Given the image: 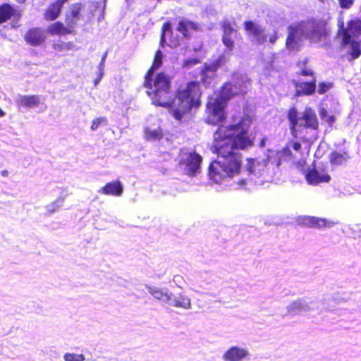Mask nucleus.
<instances>
[{
  "label": "nucleus",
  "instance_id": "f257e3e1",
  "mask_svg": "<svg viewBox=\"0 0 361 361\" xmlns=\"http://www.w3.org/2000/svg\"><path fill=\"white\" fill-rule=\"evenodd\" d=\"M232 123L220 125L214 133V152L219 159L212 161L208 175L216 183L240 173L242 155L235 150H247L254 145L255 137L250 134L252 118L248 115L232 118Z\"/></svg>",
  "mask_w": 361,
  "mask_h": 361
},
{
  "label": "nucleus",
  "instance_id": "7ed1b4c3",
  "mask_svg": "<svg viewBox=\"0 0 361 361\" xmlns=\"http://www.w3.org/2000/svg\"><path fill=\"white\" fill-rule=\"evenodd\" d=\"M143 87L147 88V94L152 103L157 106L166 108L171 99V77L165 72L154 75L145 74Z\"/></svg>",
  "mask_w": 361,
  "mask_h": 361
},
{
  "label": "nucleus",
  "instance_id": "603ef678",
  "mask_svg": "<svg viewBox=\"0 0 361 361\" xmlns=\"http://www.w3.org/2000/svg\"><path fill=\"white\" fill-rule=\"evenodd\" d=\"M292 305L295 307L300 308L302 307V303L300 301H295L292 304Z\"/></svg>",
  "mask_w": 361,
  "mask_h": 361
},
{
  "label": "nucleus",
  "instance_id": "3c124183",
  "mask_svg": "<svg viewBox=\"0 0 361 361\" xmlns=\"http://www.w3.org/2000/svg\"><path fill=\"white\" fill-rule=\"evenodd\" d=\"M166 43V35H164V34H161L160 35V42H159V44L160 45L164 47V44Z\"/></svg>",
  "mask_w": 361,
  "mask_h": 361
},
{
  "label": "nucleus",
  "instance_id": "1a4fd4ad",
  "mask_svg": "<svg viewBox=\"0 0 361 361\" xmlns=\"http://www.w3.org/2000/svg\"><path fill=\"white\" fill-rule=\"evenodd\" d=\"M202 157L196 152L185 154L179 161V166L189 176H195L200 172Z\"/></svg>",
  "mask_w": 361,
  "mask_h": 361
},
{
  "label": "nucleus",
  "instance_id": "7c9ffc66",
  "mask_svg": "<svg viewBox=\"0 0 361 361\" xmlns=\"http://www.w3.org/2000/svg\"><path fill=\"white\" fill-rule=\"evenodd\" d=\"M344 30H348L351 36L361 34V20L359 18L350 20L348 22V26Z\"/></svg>",
  "mask_w": 361,
  "mask_h": 361
},
{
  "label": "nucleus",
  "instance_id": "6ab92c4d",
  "mask_svg": "<svg viewBox=\"0 0 361 361\" xmlns=\"http://www.w3.org/2000/svg\"><path fill=\"white\" fill-rule=\"evenodd\" d=\"M20 17V11L16 9L12 5L8 3L0 4V24L7 22L13 18L19 19Z\"/></svg>",
  "mask_w": 361,
  "mask_h": 361
},
{
  "label": "nucleus",
  "instance_id": "412c9836",
  "mask_svg": "<svg viewBox=\"0 0 361 361\" xmlns=\"http://www.w3.org/2000/svg\"><path fill=\"white\" fill-rule=\"evenodd\" d=\"M199 29L198 24L188 19H182L178 22L176 30L181 33L186 39L191 37V31H197Z\"/></svg>",
  "mask_w": 361,
  "mask_h": 361
},
{
  "label": "nucleus",
  "instance_id": "bb28decb",
  "mask_svg": "<svg viewBox=\"0 0 361 361\" xmlns=\"http://www.w3.org/2000/svg\"><path fill=\"white\" fill-rule=\"evenodd\" d=\"M348 159V153L345 151H343V152L333 151L330 153L329 157V162L332 165L336 166H342L345 164Z\"/></svg>",
  "mask_w": 361,
  "mask_h": 361
},
{
  "label": "nucleus",
  "instance_id": "e433bc0d",
  "mask_svg": "<svg viewBox=\"0 0 361 361\" xmlns=\"http://www.w3.org/2000/svg\"><path fill=\"white\" fill-rule=\"evenodd\" d=\"M64 201V197H59L50 204L47 205V208L49 213H54L56 212L61 206Z\"/></svg>",
  "mask_w": 361,
  "mask_h": 361
},
{
  "label": "nucleus",
  "instance_id": "f704fd0d",
  "mask_svg": "<svg viewBox=\"0 0 361 361\" xmlns=\"http://www.w3.org/2000/svg\"><path fill=\"white\" fill-rule=\"evenodd\" d=\"M171 305L176 307L188 308L190 305V300L186 296L180 295L173 300Z\"/></svg>",
  "mask_w": 361,
  "mask_h": 361
},
{
  "label": "nucleus",
  "instance_id": "864d4df0",
  "mask_svg": "<svg viewBox=\"0 0 361 361\" xmlns=\"http://www.w3.org/2000/svg\"><path fill=\"white\" fill-rule=\"evenodd\" d=\"M1 174L4 177H7L8 176V171L7 170H3L1 171Z\"/></svg>",
  "mask_w": 361,
  "mask_h": 361
},
{
  "label": "nucleus",
  "instance_id": "09e8293b",
  "mask_svg": "<svg viewBox=\"0 0 361 361\" xmlns=\"http://www.w3.org/2000/svg\"><path fill=\"white\" fill-rule=\"evenodd\" d=\"M336 121V118L334 115H329L326 118L325 121L328 123L329 126H332L334 123Z\"/></svg>",
  "mask_w": 361,
  "mask_h": 361
},
{
  "label": "nucleus",
  "instance_id": "a878e982",
  "mask_svg": "<svg viewBox=\"0 0 361 361\" xmlns=\"http://www.w3.org/2000/svg\"><path fill=\"white\" fill-rule=\"evenodd\" d=\"M274 161L273 159V157L267 155L264 158L261 160L258 159H255V165H256V174L262 175L267 171V169L269 166H274Z\"/></svg>",
  "mask_w": 361,
  "mask_h": 361
},
{
  "label": "nucleus",
  "instance_id": "dca6fc26",
  "mask_svg": "<svg viewBox=\"0 0 361 361\" xmlns=\"http://www.w3.org/2000/svg\"><path fill=\"white\" fill-rule=\"evenodd\" d=\"M233 87L240 89V87L237 84H232L231 82H224L219 88V95L214 99L227 105L228 101L238 93L233 90Z\"/></svg>",
  "mask_w": 361,
  "mask_h": 361
},
{
  "label": "nucleus",
  "instance_id": "0eeeda50",
  "mask_svg": "<svg viewBox=\"0 0 361 361\" xmlns=\"http://www.w3.org/2000/svg\"><path fill=\"white\" fill-rule=\"evenodd\" d=\"M310 25V30L305 34V38L310 42H318L322 38L329 35L330 28L328 27V22L323 18H312L307 21Z\"/></svg>",
  "mask_w": 361,
  "mask_h": 361
},
{
  "label": "nucleus",
  "instance_id": "a19ab883",
  "mask_svg": "<svg viewBox=\"0 0 361 361\" xmlns=\"http://www.w3.org/2000/svg\"><path fill=\"white\" fill-rule=\"evenodd\" d=\"M246 169L250 173L256 174L255 159H247Z\"/></svg>",
  "mask_w": 361,
  "mask_h": 361
},
{
  "label": "nucleus",
  "instance_id": "f3484780",
  "mask_svg": "<svg viewBox=\"0 0 361 361\" xmlns=\"http://www.w3.org/2000/svg\"><path fill=\"white\" fill-rule=\"evenodd\" d=\"M47 32L51 36H61L71 35L75 33L73 30L69 25H64L61 21H56L51 23L47 28Z\"/></svg>",
  "mask_w": 361,
  "mask_h": 361
},
{
  "label": "nucleus",
  "instance_id": "f8f14e48",
  "mask_svg": "<svg viewBox=\"0 0 361 361\" xmlns=\"http://www.w3.org/2000/svg\"><path fill=\"white\" fill-rule=\"evenodd\" d=\"M307 182L310 185H319L322 183H329L331 176L325 169L309 170L305 175Z\"/></svg>",
  "mask_w": 361,
  "mask_h": 361
},
{
  "label": "nucleus",
  "instance_id": "4c0bfd02",
  "mask_svg": "<svg viewBox=\"0 0 361 361\" xmlns=\"http://www.w3.org/2000/svg\"><path fill=\"white\" fill-rule=\"evenodd\" d=\"M107 123V119L105 117H99L93 119L91 125V130H96L102 125H106Z\"/></svg>",
  "mask_w": 361,
  "mask_h": 361
},
{
  "label": "nucleus",
  "instance_id": "a18cd8bd",
  "mask_svg": "<svg viewBox=\"0 0 361 361\" xmlns=\"http://www.w3.org/2000/svg\"><path fill=\"white\" fill-rule=\"evenodd\" d=\"M290 147L295 152H300L302 149V145L298 141H290L288 142Z\"/></svg>",
  "mask_w": 361,
  "mask_h": 361
},
{
  "label": "nucleus",
  "instance_id": "ea45409f",
  "mask_svg": "<svg viewBox=\"0 0 361 361\" xmlns=\"http://www.w3.org/2000/svg\"><path fill=\"white\" fill-rule=\"evenodd\" d=\"M332 87L333 84L331 82H321L318 85L317 92L319 94H323L326 93Z\"/></svg>",
  "mask_w": 361,
  "mask_h": 361
},
{
  "label": "nucleus",
  "instance_id": "ddd939ff",
  "mask_svg": "<svg viewBox=\"0 0 361 361\" xmlns=\"http://www.w3.org/2000/svg\"><path fill=\"white\" fill-rule=\"evenodd\" d=\"M68 0H54L49 4L43 13V18L46 21L52 22L56 20L61 15L64 4Z\"/></svg>",
  "mask_w": 361,
  "mask_h": 361
},
{
  "label": "nucleus",
  "instance_id": "6e6d98bb",
  "mask_svg": "<svg viewBox=\"0 0 361 361\" xmlns=\"http://www.w3.org/2000/svg\"><path fill=\"white\" fill-rule=\"evenodd\" d=\"M17 3L18 4H23L25 3L27 0H15Z\"/></svg>",
  "mask_w": 361,
  "mask_h": 361
},
{
  "label": "nucleus",
  "instance_id": "6e6552de",
  "mask_svg": "<svg viewBox=\"0 0 361 361\" xmlns=\"http://www.w3.org/2000/svg\"><path fill=\"white\" fill-rule=\"evenodd\" d=\"M224 56H219L210 63H204L200 71V85L202 84L205 88H210L216 84L217 71L224 63Z\"/></svg>",
  "mask_w": 361,
  "mask_h": 361
},
{
  "label": "nucleus",
  "instance_id": "39448f33",
  "mask_svg": "<svg viewBox=\"0 0 361 361\" xmlns=\"http://www.w3.org/2000/svg\"><path fill=\"white\" fill-rule=\"evenodd\" d=\"M226 106V104L214 98L209 99L206 104L204 122L211 126L224 123L227 118Z\"/></svg>",
  "mask_w": 361,
  "mask_h": 361
},
{
  "label": "nucleus",
  "instance_id": "c9c22d12",
  "mask_svg": "<svg viewBox=\"0 0 361 361\" xmlns=\"http://www.w3.org/2000/svg\"><path fill=\"white\" fill-rule=\"evenodd\" d=\"M299 41L297 38L288 34L286 39V47L288 50H298Z\"/></svg>",
  "mask_w": 361,
  "mask_h": 361
},
{
  "label": "nucleus",
  "instance_id": "37998d69",
  "mask_svg": "<svg viewBox=\"0 0 361 361\" xmlns=\"http://www.w3.org/2000/svg\"><path fill=\"white\" fill-rule=\"evenodd\" d=\"M338 3L341 8H349L353 6L354 0H338Z\"/></svg>",
  "mask_w": 361,
  "mask_h": 361
},
{
  "label": "nucleus",
  "instance_id": "20e7f679",
  "mask_svg": "<svg viewBox=\"0 0 361 361\" xmlns=\"http://www.w3.org/2000/svg\"><path fill=\"white\" fill-rule=\"evenodd\" d=\"M287 118L291 135L295 138L300 137L305 129L317 131L319 127L316 113L311 107H306L299 117L297 109L292 106L288 110Z\"/></svg>",
  "mask_w": 361,
  "mask_h": 361
},
{
  "label": "nucleus",
  "instance_id": "c85d7f7f",
  "mask_svg": "<svg viewBox=\"0 0 361 361\" xmlns=\"http://www.w3.org/2000/svg\"><path fill=\"white\" fill-rule=\"evenodd\" d=\"M288 35L293 36L300 40L301 37L304 36V21L298 23L295 25H291L288 27Z\"/></svg>",
  "mask_w": 361,
  "mask_h": 361
},
{
  "label": "nucleus",
  "instance_id": "473e14b6",
  "mask_svg": "<svg viewBox=\"0 0 361 361\" xmlns=\"http://www.w3.org/2000/svg\"><path fill=\"white\" fill-rule=\"evenodd\" d=\"M145 137L148 140H160L163 137V132L160 128L154 130L147 128L145 129Z\"/></svg>",
  "mask_w": 361,
  "mask_h": 361
},
{
  "label": "nucleus",
  "instance_id": "cd10ccee",
  "mask_svg": "<svg viewBox=\"0 0 361 361\" xmlns=\"http://www.w3.org/2000/svg\"><path fill=\"white\" fill-rule=\"evenodd\" d=\"M163 63V54L160 49L156 51L151 66L148 68L145 74H152L154 73V71L159 68Z\"/></svg>",
  "mask_w": 361,
  "mask_h": 361
},
{
  "label": "nucleus",
  "instance_id": "aec40b11",
  "mask_svg": "<svg viewBox=\"0 0 361 361\" xmlns=\"http://www.w3.org/2000/svg\"><path fill=\"white\" fill-rule=\"evenodd\" d=\"M41 103V97L37 94L19 95L16 104L18 109H32L38 106Z\"/></svg>",
  "mask_w": 361,
  "mask_h": 361
},
{
  "label": "nucleus",
  "instance_id": "5701e85b",
  "mask_svg": "<svg viewBox=\"0 0 361 361\" xmlns=\"http://www.w3.org/2000/svg\"><path fill=\"white\" fill-rule=\"evenodd\" d=\"M304 224L310 228H330L335 224L323 218L306 216L304 218Z\"/></svg>",
  "mask_w": 361,
  "mask_h": 361
},
{
  "label": "nucleus",
  "instance_id": "13d9d810",
  "mask_svg": "<svg viewBox=\"0 0 361 361\" xmlns=\"http://www.w3.org/2000/svg\"><path fill=\"white\" fill-rule=\"evenodd\" d=\"M300 138H301L302 140H304V141H306V140H307V138H305V137H300Z\"/></svg>",
  "mask_w": 361,
  "mask_h": 361
},
{
  "label": "nucleus",
  "instance_id": "5fc2aeb1",
  "mask_svg": "<svg viewBox=\"0 0 361 361\" xmlns=\"http://www.w3.org/2000/svg\"><path fill=\"white\" fill-rule=\"evenodd\" d=\"M6 114L5 111H4L1 108H0V117H3Z\"/></svg>",
  "mask_w": 361,
  "mask_h": 361
},
{
  "label": "nucleus",
  "instance_id": "58836bf2",
  "mask_svg": "<svg viewBox=\"0 0 361 361\" xmlns=\"http://www.w3.org/2000/svg\"><path fill=\"white\" fill-rule=\"evenodd\" d=\"M64 360L65 361H84L85 357L82 354L66 353Z\"/></svg>",
  "mask_w": 361,
  "mask_h": 361
},
{
  "label": "nucleus",
  "instance_id": "79ce46f5",
  "mask_svg": "<svg viewBox=\"0 0 361 361\" xmlns=\"http://www.w3.org/2000/svg\"><path fill=\"white\" fill-rule=\"evenodd\" d=\"M167 32H169L170 33L173 32L171 23L169 21L164 22L161 28V34H164L166 35V33Z\"/></svg>",
  "mask_w": 361,
  "mask_h": 361
},
{
  "label": "nucleus",
  "instance_id": "4468645a",
  "mask_svg": "<svg viewBox=\"0 0 361 361\" xmlns=\"http://www.w3.org/2000/svg\"><path fill=\"white\" fill-rule=\"evenodd\" d=\"M352 36L348 30H343L342 31V41L341 44L345 46L350 44L351 51L348 52L350 58L349 60H354L357 59L361 55V46L358 41L352 40Z\"/></svg>",
  "mask_w": 361,
  "mask_h": 361
},
{
  "label": "nucleus",
  "instance_id": "a211bd4d",
  "mask_svg": "<svg viewBox=\"0 0 361 361\" xmlns=\"http://www.w3.org/2000/svg\"><path fill=\"white\" fill-rule=\"evenodd\" d=\"M99 192L105 195L119 197L123 192V186L119 180L106 183L99 190Z\"/></svg>",
  "mask_w": 361,
  "mask_h": 361
},
{
  "label": "nucleus",
  "instance_id": "9b49d317",
  "mask_svg": "<svg viewBox=\"0 0 361 361\" xmlns=\"http://www.w3.org/2000/svg\"><path fill=\"white\" fill-rule=\"evenodd\" d=\"M83 9L84 4L81 2L71 4L65 13V23L75 30L78 22L82 18V12Z\"/></svg>",
  "mask_w": 361,
  "mask_h": 361
},
{
  "label": "nucleus",
  "instance_id": "49530a36",
  "mask_svg": "<svg viewBox=\"0 0 361 361\" xmlns=\"http://www.w3.org/2000/svg\"><path fill=\"white\" fill-rule=\"evenodd\" d=\"M200 63V59L199 58H190L185 59L183 62L184 66H191L195 65Z\"/></svg>",
  "mask_w": 361,
  "mask_h": 361
},
{
  "label": "nucleus",
  "instance_id": "9d476101",
  "mask_svg": "<svg viewBox=\"0 0 361 361\" xmlns=\"http://www.w3.org/2000/svg\"><path fill=\"white\" fill-rule=\"evenodd\" d=\"M23 39L31 47H39L44 44L47 36L43 28L33 27L25 32Z\"/></svg>",
  "mask_w": 361,
  "mask_h": 361
},
{
  "label": "nucleus",
  "instance_id": "2f4dec72",
  "mask_svg": "<svg viewBox=\"0 0 361 361\" xmlns=\"http://www.w3.org/2000/svg\"><path fill=\"white\" fill-rule=\"evenodd\" d=\"M53 49L58 52L68 51L74 48V43L73 42H65L61 40L55 41L51 45Z\"/></svg>",
  "mask_w": 361,
  "mask_h": 361
},
{
  "label": "nucleus",
  "instance_id": "b1692460",
  "mask_svg": "<svg viewBox=\"0 0 361 361\" xmlns=\"http://www.w3.org/2000/svg\"><path fill=\"white\" fill-rule=\"evenodd\" d=\"M311 81L301 82L295 85L299 95H312L316 90V78L312 77Z\"/></svg>",
  "mask_w": 361,
  "mask_h": 361
},
{
  "label": "nucleus",
  "instance_id": "4be33fe9",
  "mask_svg": "<svg viewBox=\"0 0 361 361\" xmlns=\"http://www.w3.org/2000/svg\"><path fill=\"white\" fill-rule=\"evenodd\" d=\"M248 355L245 349L233 346L228 348L223 355L226 361H240Z\"/></svg>",
  "mask_w": 361,
  "mask_h": 361
},
{
  "label": "nucleus",
  "instance_id": "423d86ee",
  "mask_svg": "<svg viewBox=\"0 0 361 361\" xmlns=\"http://www.w3.org/2000/svg\"><path fill=\"white\" fill-rule=\"evenodd\" d=\"M219 25L222 31L221 42L228 51H232L235 48V39L243 40L241 35L235 27L236 23L235 20L224 18Z\"/></svg>",
  "mask_w": 361,
  "mask_h": 361
},
{
  "label": "nucleus",
  "instance_id": "2eb2a0df",
  "mask_svg": "<svg viewBox=\"0 0 361 361\" xmlns=\"http://www.w3.org/2000/svg\"><path fill=\"white\" fill-rule=\"evenodd\" d=\"M245 31L252 36L257 44H262L267 40L264 30L252 20H245L243 23Z\"/></svg>",
  "mask_w": 361,
  "mask_h": 361
},
{
  "label": "nucleus",
  "instance_id": "c03bdc74",
  "mask_svg": "<svg viewBox=\"0 0 361 361\" xmlns=\"http://www.w3.org/2000/svg\"><path fill=\"white\" fill-rule=\"evenodd\" d=\"M295 166L301 171H305V168L307 165L306 159H300L294 163Z\"/></svg>",
  "mask_w": 361,
  "mask_h": 361
},
{
  "label": "nucleus",
  "instance_id": "c756f323",
  "mask_svg": "<svg viewBox=\"0 0 361 361\" xmlns=\"http://www.w3.org/2000/svg\"><path fill=\"white\" fill-rule=\"evenodd\" d=\"M308 63V59L305 58L302 61H300L297 63L296 66L300 68V71L297 72V75L305 76V77H314V71L307 67Z\"/></svg>",
  "mask_w": 361,
  "mask_h": 361
},
{
  "label": "nucleus",
  "instance_id": "4d7b16f0",
  "mask_svg": "<svg viewBox=\"0 0 361 361\" xmlns=\"http://www.w3.org/2000/svg\"><path fill=\"white\" fill-rule=\"evenodd\" d=\"M178 44V40H176V42L173 43V46H175V47H176V46H177Z\"/></svg>",
  "mask_w": 361,
  "mask_h": 361
},
{
  "label": "nucleus",
  "instance_id": "393cba45",
  "mask_svg": "<svg viewBox=\"0 0 361 361\" xmlns=\"http://www.w3.org/2000/svg\"><path fill=\"white\" fill-rule=\"evenodd\" d=\"M295 158V156L293 154L291 151V147L288 143L286 145L281 151L278 152L276 157H273V159L274 161V166L279 167L282 162V160H290Z\"/></svg>",
  "mask_w": 361,
  "mask_h": 361
},
{
  "label": "nucleus",
  "instance_id": "8fccbe9b",
  "mask_svg": "<svg viewBox=\"0 0 361 361\" xmlns=\"http://www.w3.org/2000/svg\"><path fill=\"white\" fill-rule=\"evenodd\" d=\"M277 39H278L277 32L275 31L274 33L270 36L269 41L270 43L274 44L276 42V41L277 40Z\"/></svg>",
  "mask_w": 361,
  "mask_h": 361
},
{
  "label": "nucleus",
  "instance_id": "f03ea898",
  "mask_svg": "<svg viewBox=\"0 0 361 361\" xmlns=\"http://www.w3.org/2000/svg\"><path fill=\"white\" fill-rule=\"evenodd\" d=\"M202 92L197 80H191L180 85L176 90L174 97L170 99L169 106L171 115L177 121L191 114L193 109L202 105Z\"/></svg>",
  "mask_w": 361,
  "mask_h": 361
},
{
  "label": "nucleus",
  "instance_id": "72a5a7b5",
  "mask_svg": "<svg viewBox=\"0 0 361 361\" xmlns=\"http://www.w3.org/2000/svg\"><path fill=\"white\" fill-rule=\"evenodd\" d=\"M149 292L157 300L166 302L171 299V296L167 292H163L159 288H149Z\"/></svg>",
  "mask_w": 361,
  "mask_h": 361
},
{
  "label": "nucleus",
  "instance_id": "bf43d9fd",
  "mask_svg": "<svg viewBox=\"0 0 361 361\" xmlns=\"http://www.w3.org/2000/svg\"><path fill=\"white\" fill-rule=\"evenodd\" d=\"M319 1H321V2H324V0H319Z\"/></svg>",
  "mask_w": 361,
  "mask_h": 361
},
{
  "label": "nucleus",
  "instance_id": "de8ad7c7",
  "mask_svg": "<svg viewBox=\"0 0 361 361\" xmlns=\"http://www.w3.org/2000/svg\"><path fill=\"white\" fill-rule=\"evenodd\" d=\"M319 114L322 119H324L328 116V111L325 108H320L319 109Z\"/></svg>",
  "mask_w": 361,
  "mask_h": 361
}]
</instances>
